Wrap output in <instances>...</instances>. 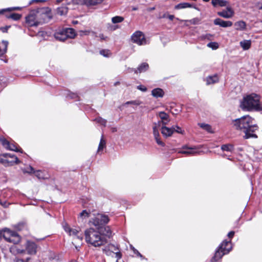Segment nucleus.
<instances>
[{
  "label": "nucleus",
  "instance_id": "6",
  "mask_svg": "<svg viewBox=\"0 0 262 262\" xmlns=\"http://www.w3.org/2000/svg\"><path fill=\"white\" fill-rule=\"evenodd\" d=\"M3 236L6 241L14 244H18L20 241V237L17 233L8 229H6L4 231Z\"/></svg>",
  "mask_w": 262,
  "mask_h": 262
},
{
  "label": "nucleus",
  "instance_id": "63",
  "mask_svg": "<svg viewBox=\"0 0 262 262\" xmlns=\"http://www.w3.org/2000/svg\"><path fill=\"white\" fill-rule=\"evenodd\" d=\"M168 17L170 20H172L174 18V16L173 15H169Z\"/></svg>",
  "mask_w": 262,
  "mask_h": 262
},
{
  "label": "nucleus",
  "instance_id": "11",
  "mask_svg": "<svg viewBox=\"0 0 262 262\" xmlns=\"http://www.w3.org/2000/svg\"><path fill=\"white\" fill-rule=\"evenodd\" d=\"M158 115L160 119L157 124L158 126L166 125L170 121L169 116L164 112H159Z\"/></svg>",
  "mask_w": 262,
  "mask_h": 262
},
{
  "label": "nucleus",
  "instance_id": "52",
  "mask_svg": "<svg viewBox=\"0 0 262 262\" xmlns=\"http://www.w3.org/2000/svg\"><path fill=\"white\" fill-rule=\"evenodd\" d=\"M8 12L12 11L21 10V8L19 7H10V8H8Z\"/></svg>",
  "mask_w": 262,
  "mask_h": 262
},
{
  "label": "nucleus",
  "instance_id": "4",
  "mask_svg": "<svg viewBox=\"0 0 262 262\" xmlns=\"http://www.w3.org/2000/svg\"><path fill=\"white\" fill-rule=\"evenodd\" d=\"M54 36L57 40L63 41L68 38H74L75 36V32L72 28L61 29L55 33Z\"/></svg>",
  "mask_w": 262,
  "mask_h": 262
},
{
  "label": "nucleus",
  "instance_id": "40",
  "mask_svg": "<svg viewBox=\"0 0 262 262\" xmlns=\"http://www.w3.org/2000/svg\"><path fill=\"white\" fill-rule=\"evenodd\" d=\"M0 163L6 165L10 166L9 160L6 157H4V154L0 156Z\"/></svg>",
  "mask_w": 262,
  "mask_h": 262
},
{
  "label": "nucleus",
  "instance_id": "37",
  "mask_svg": "<svg viewBox=\"0 0 262 262\" xmlns=\"http://www.w3.org/2000/svg\"><path fill=\"white\" fill-rule=\"evenodd\" d=\"M221 149L223 151L231 152L233 150V146L231 144H224L222 146Z\"/></svg>",
  "mask_w": 262,
  "mask_h": 262
},
{
  "label": "nucleus",
  "instance_id": "25",
  "mask_svg": "<svg viewBox=\"0 0 262 262\" xmlns=\"http://www.w3.org/2000/svg\"><path fill=\"white\" fill-rule=\"evenodd\" d=\"M206 84L207 85L214 84L219 81V78L216 75L209 76L206 78Z\"/></svg>",
  "mask_w": 262,
  "mask_h": 262
},
{
  "label": "nucleus",
  "instance_id": "18",
  "mask_svg": "<svg viewBox=\"0 0 262 262\" xmlns=\"http://www.w3.org/2000/svg\"><path fill=\"white\" fill-rule=\"evenodd\" d=\"M158 126V125L156 123L155 124V125L153 126V134L157 144L162 146H164V143L161 141L159 138L160 135L157 129Z\"/></svg>",
  "mask_w": 262,
  "mask_h": 262
},
{
  "label": "nucleus",
  "instance_id": "48",
  "mask_svg": "<svg viewBox=\"0 0 262 262\" xmlns=\"http://www.w3.org/2000/svg\"><path fill=\"white\" fill-rule=\"evenodd\" d=\"M175 127V129L174 130V132L178 133L179 134L184 135L185 132L183 130L180 126L178 125L173 126Z\"/></svg>",
  "mask_w": 262,
  "mask_h": 262
},
{
  "label": "nucleus",
  "instance_id": "26",
  "mask_svg": "<svg viewBox=\"0 0 262 262\" xmlns=\"http://www.w3.org/2000/svg\"><path fill=\"white\" fill-rule=\"evenodd\" d=\"M8 42L3 40L0 43V56L4 55L7 51Z\"/></svg>",
  "mask_w": 262,
  "mask_h": 262
},
{
  "label": "nucleus",
  "instance_id": "28",
  "mask_svg": "<svg viewBox=\"0 0 262 262\" xmlns=\"http://www.w3.org/2000/svg\"><path fill=\"white\" fill-rule=\"evenodd\" d=\"M234 26L237 30H244L246 28V24L243 20H240L235 23Z\"/></svg>",
  "mask_w": 262,
  "mask_h": 262
},
{
  "label": "nucleus",
  "instance_id": "42",
  "mask_svg": "<svg viewBox=\"0 0 262 262\" xmlns=\"http://www.w3.org/2000/svg\"><path fill=\"white\" fill-rule=\"evenodd\" d=\"M142 104V102L139 100L127 101L124 105L133 104L135 105H139Z\"/></svg>",
  "mask_w": 262,
  "mask_h": 262
},
{
  "label": "nucleus",
  "instance_id": "31",
  "mask_svg": "<svg viewBox=\"0 0 262 262\" xmlns=\"http://www.w3.org/2000/svg\"><path fill=\"white\" fill-rule=\"evenodd\" d=\"M10 251L11 253L14 255L22 254L24 253L25 251L24 249H19L15 246H13L10 247Z\"/></svg>",
  "mask_w": 262,
  "mask_h": 262
},
{
  "label": "nucleus",
  "instance_id": "1",
  "mask_svg": "<svg viewBox=\"0 0 262 262\" xmlns=\"http://www.w3.org/2000/svg\"><path fill=\"white\" fill-rule=\"evenodd\" d=\"M232 124L235 129L243 130L246 139L257 137L255 132L258 129V126L255 120L249 115L244 116L233 120Z\"/></svg>",
  "mask_w": 262,
  "mask_h": 262
},
{
  "label": "nucleus",
  "instance_id": "39",
  "mask_svg": "<svg viewBox=\"0 0 262 262\" xmlns=\"http://www.w3.org/2000/svg\"><path fill=\"white\" fill-rule=\"evenodd\" d=\"M95 121H96L97 123L103 126L104 127H105L106 125L107 120L101 117H99L96 118Z\"/></svg>",
  "mask_w": 262,
  "mask_h": 262
},
{
  "label": "nucleus",
  "instance_id": "29",
  "mask_svg": "<svg viewBox=\"0 0 262 262\" xmlns=\"http://www.w3.org/2000/svg\"><path fill=\"white\" fill-rule=\"evenodd\" d=\"M68 11V7L62 6L60 7H58L56 10V12L58 15L60 16L66 15Z\"/></svg>",
  "mask_w": 262,
  "mask_h": 262
},
{
  "label": "nucleus",
  "instance_id": "44",
  "mask_svg": "<svg viewBox=\"0 0 262 262\" xmlns=\"http://www.w3.org/2000/svg\"><path fill=\"white\" fill-rule=\"evenodd\" d=\"M192 25H198L200 23L201 19L198 17L193 18L190 20H186Z\"/></svg>",
  "mask_w": 262,
  "mask_h": 262
},
{
  "label": "nucleus",
  "instance_id": "62",
  "mask_svg": "<svg viewBox=\"0 0 262 262\" xmlns=\"http://www.w3.org/2000/svg\"><path fill=\"white\" fill-rule=\"evenodd\" d=\"M155 9V7H150V8H148L147 9V10L149 12L150 11H152L153 10H154Z\"/></svg>",
  "mask_w": 262,
  "mask_h": 262
},
{
  "label": "nucleus",
  "instance_id": "54",
  "mask_svg": "<svg viewBox=\"0 0 262 262\" xmlns=\"http://www.w3.org/2000/svg\"><path fill=\"white\" fill-rule=\"evenodd\" d=\"M213 37V35L211 34H207L203 36V37L204 39H207L208 40H211Z\"/></svg>",
  "mask_w": 262,
  "mask_h": 262
},
{
  "label": "nucleus",
  "instance_id": "9",
  "mask_svg": "<svg viewBox=\"0 0 262 262\" xmlns=\"http://www.w3.org/2000/svg\"><path fill=\"white\" fill-rule=\"evenodd\" d=\"M132 41L139 46L145 45L147 43L144 34L140 31H136L131 37Z\"/></svg>",
  "mask_w": 262,
  "mask_h": 262
},
{
  "label": "nucleus",
  "instance_id": "5",
  "mask_svg": "<svg viewBox=\"0 0 262 262\" xmlns=\"http://www.w3.org/2000/svg\"><path fill=\"white\" fill-rule=\"evenodd\" d=\"M109 221V217L107 215L98 213L91 219L90 223L98 228H100L101 226L107 224Z\"/></svg>",
  "mask_w": 262,
  "mask_h": 262
},
{
  "label": "nucleus",
  "instance_id": "7",
  "mask_svg": "<svg viewBox=\"0 0 262 262\" xmlns=\"http://www.w3.org/2000/svg\"><path fill=\"white\" fill-rule=\"evenodd\" d=\"M26 22L29 26H37L40 24V20L38 16L36 10L31 11L26 17Z\"/></svg>",
  "mask_w": 262,
  "mask_h": 262
},
{
  "label": "nucleus",
  "instance_id": "35",
  "mask_svg": "<svg viewBox=\"0 0 262 262\" xmlns=\"http://www.w3.org/2000/svg\"><path fill=\"white\" fill-rule=\"evenodd\" d=\"M6 148L8 150H12V151H16V152L19 151L20 152H23V151L21 149H18L17 148L16 145H15L14 144H11L10 143L8 144V146H7V147Z\"/></svg>",
  "mask_w": 262,
  "mask_h": 262
},
{
  "label": "nucleus",
  "instance_id": "14",
  "mask_svg": "<svg viewBox=\"0 0 262 262\" xmlns=\"http://www.w3.org/2000/svg\"><path fill=\"white\" fill-rule=\"evenodd\" d=\"M213 23L216 26H219L223 28H227L231 27L233 25L232 21L229 20H224L220 18H215L213 20Z\"/></svg>",
  "mask_w": 262,
  "mask_h": 262
},
{
  "label": "nucleus",
  "instance_id": "30",
  "mask_svg": "<svg viewBox=\"0 0 262 262\" xmlns=\"http://www.w3.org/2000/svg\"><path fill=\"white\" fill-rule=\"evenodd\" d=\"M103 0H83L85 5L88 6H95L102 2Z\"/></svg>",
  "mask_w": 262,
  "mask_h": 262
},
{
  "label": "nucleus",
  "instance_id": "56",
  "mask_svg": "<svg viewBox=\"0 0 262 262\" xmlns=\"http://www.w3.org/2000/svg\"><path fill=\"white\" fill-rule=\"evenodd\" d=\"M133 250L134 251V253L135 254H136L137 256H140L141 257H142V255L140 253V252L137 250H136L134 248H133Z\"/></svg>",
  "mask_w": 262,
  "mask_h": 262
},
{
  "label": "nucleus",
  "instance_id": "23",
  "mask_svg": "<svg viewBox=\"0 0 262 262\" xmlns=\"http://www.w3.org/2000/svg\"><path fill=\"white\" fill-rule=\"evenodd\" d=\"M227 2L225 0H212L211 4L214 7H224L227 4Z\"/></svg>",
  "mask_w": 262,
  "mask_h": 262
},
{
  "label": "nucleus",
  "instance_id": "64",
  "mask_svg": "<svg viewBox=\"0 0 262 262\" xmlns=\"http://www.w3.org/2000/svg\"><path fill=\"white\" fill-rule=\"evenodd\" d=\"M63 0H56V4H58L60 3H61Z\"/></svg>",
  "mask_w": 262,
  "mask_h": 262
},
{
  "label": "nucleus",
  "instance_id": "43",
  "mask_svg": "<svg viewBox=\"0 0 262 262\" xmlns=\"http://www.w3.org/2000/svg\"><path fill=\"white\" fill-rule=\"evenodd\" d=\"M90 212H88L86 210H83L80 214V217L83 220L89 217L90 216Z\"/></svg>",
  "mask_w": 262,
  "mask_h": 262
},
{
  "label": "nucleus",
  "instance_id": "19",
  "mask_svg": "<svg viewBox=\"0 0 262 262\" xmlns=\"http://www.w3.org/2000/svg\"><path fill=\"white\" fill-rule=\"evenodd\" d=\"M4 157H6L7 159L9 158L12 159V160L9 161V164L10 165H12L14 164H17L20 162L17 157H16L14 155H12L10 154H4Z\"/></svg>",
  "mask_w": 262,
  "mask_h": 262
},
{
  "label": "nucleus",
  "instance_id": "38",
  "mask_svg": "<svg viewBox=\"0 0 262 262\" xmlns=\"http://www.w3.org/2000/svg\"><path fill=\"white\" fill-rule=\"evenodd\" d=\"M124 20V18L120 16H116L112 18V21L113 24L121 23Z\"/></svg>",
  "mask_w": 262,
  "mask_h": 262
},
{
  "label": "nucleus",
  "instance_id": "57",
  "mask_svg": "<svg viewBox=\"0 0 262 262\" xmlns=\"http://www.w3.org/2000/svg\"><path fill=\"white\" fill-rule=\"evenodd\" d=\"M46 1V0H31V1L30 2V4H31L34 2H36V3L45 2Z\"/></svg>",
  "mask_w": 262,
  "mask_h": 262
},
{
  "label": "nucleus",
  "instance_id": "33",
  "mask_svg": "<svg viewBox=\"0 0 262 262\" xmlns=\"http://www.w3.org/2000/svg\"><path fill=\"white\" fill-rule=\"evenodd\" d=\"M229 246L232 247L231 241L225 240L221 244L219 248H220V250H221L222 252H223L224 249H227Z\"/></svg>",
  "mask_w": 262,
  "mask_h": 262
},
{
  "label": "nucleus",
  "instance_id": "24",
  "mask_svg": "<svg viewBox=\"0 0 262 262\" xmlns=\"http://www.w3.org/2000/svg\"><path fill=\"white\" fill-rule=\"evenodd\" d=\"M239 44L244 50H247L251 47V40H244L241 41Z\"/></svg>",
  "mask_w": 262,
  "mask_h": 262
},
{
  "label": "nucleus",
  "instance_id": "55",
  "mask_svg": "<svg viewBox=\"0 0 262 262\" xmlns=\"http://www.w3.org/2000/svg\"><path fill=\"white\" fill-rule=\"evenodd\" d=\"M10 28V26H6V27H2L0 29L1 30L4 32V33H5V32H7L8 30Z\"/></svg>",
  "mask_w": 262,
  "mask_h": 262
},
{
  "label": "nucleus",
  "instance_id": "34",
  "mask_svg": "<svg viewBox=\"0 0 262 262\" xmlns=\"http://www.w3.org/2000/svg\"><path fill=\"white\" fill-rule=\"evenodd\" d=\"M105 146H106V141L103 138V136L102 135L101 138L100 139V142L99 144L97 152L99 153V152L102 151L103 149V148L105 147Z\"/></svg>",
  "mask_w": 262,
  "mask_h": 262
},
{
  "label": "nucleus",
  "instance_id": "13",
  "mask_svg": "<svg viewBox=\"0 0 262 262\" xmlns=\"http://www.w3.org/2000/svg\"><path fill=\"white\" fill-rule=\"evenodd\" d=\"M234 11L230 7H227L226 9L218 12L217 15L225 18H230L234 15Z\"/></svg>",
  "mask_w": 262,
  "mask_h": 262
},
{
  "label": "nucleus",
  "instance_id": "61",
  "mask_svg": "<svg viewBox=\"0 0 262 262\" xmlns=\"http://www.w3.org/2000/svg\"><path fill=\"white\" fill-rule=\"evenodd\" d=\"M256 6L258 7V9H262V4H261L260 3H257L256 4Z\"/></svg>",
  "mask_w": 262,
  "mask_h": 262
},
{
  "label": "nucleus",
  "instance_id": "60",
  "mask_svg": "<svg viewBox=\"0 0 262 262\" xmlns=\"http://www.w3.org/2000/svg\"><path fill=\"white\" fill-rule=\"evenodd\" d=\"M98 37L100 38L101 40H105L106 38L103 34H100L99 35Z\"/></svg>",
  "mask_w": 262,
  "mask_h": 262
},
{
  "label": "nucleus",
  "instance_id": "20",
  "mask_svg": "<svg viewBox=\"0 0 262 262\" xmlns=\"http://www.w3.org/2000/svg\"><path fill=\"white\" fill-rule=\"evenodd\" d=\"M164 94V91L160 88L154 89L151 91V95L156 98L163 97Z\"/></svg>",
  "mask_w": 262,
  "mask_h": 262
},
{
  "label": "nucleus",
  "instance_id": "58",
  "mask_svg": "<svg viewBox=\"0 0 262 262\" xmlns=\"http://www.w3.org/2000/svg\"><path fill=\"white\" fill-rule=\"evenodd\" d=\"M6 12H8V8L0 9V15L4 14Z\"/></svg>",
  "mask_w": 262,
  "mask_h": 262
},
{
  "label": "nucleus",
  "instance_id": "45",
  "mask_svg": "<svg viewBox=\"0 0 262 262\" xmlns=\"http://www.w3.org/2000/svg\"><path fill=\"white\" fill-rule=\"evenodd\" d=\"M100 54L104 57H109L111 54L110 51L108 50H102L100 51Z\"/></svg>",
  "mask_w": 262,
  "mask_h": 262
},
{
  "label": "nucleus",
  "instance_id": "2",
  "mask_svg": "<svg viewBox=\"0 0 262 262\" xmlns=\"http://www.w3.org/2000/svg\"><path fill=\"white\" fill-rule=\"evenodd\" d=\"M260 96L255 93H252L244 96L240 102V107L244 111H259Z\"/></svg>",
  "mask_w": 262,
  "mask_h": 262
},
{
  "label": "nucleus",
  "instance_id": "51",
  "mask_svg": "<svg viewBox=\"0 0 262 262\" xmlns=\"http://www.w3.org/2000/svg\"><path fill=\"white\" fill-rule=\"evenodd\" d=\"M25 172H28V173H34L35 171H34V168L32 167L29 166L28 168H27L25 170Z\"/></svg>",
  "mask_w": 262,
  "mask_h": 262
},
{
  "label": "nucleus",
  "instance_id": "15",
  "mask_svg": "<svg viewBox=\"0 0 262 262\" xmlns=\"http://www.w3.org/2000/svg\"><path fill=\"white\" fill-rule=\"evenodd\" d=\"M37 245L33 242L27 241L26 243V250L29 254H35L36 253Z\"/></svg>",
  "mask_w": 262,
  "mask_h": 262
},
{
  "label": "nucleus",
  "instance_id": "46",
  "mask_svg": "<svg viewBox=\"0 0 262 262\" xmlns=\"http://www.w3.org/2000/svg\"><path fill=\"white\" fill-rule=\"evenodd\" d=\"M207 47L209 48H211L212 49H216L218 48V44L216 42H211L207 44Z\"/></svg>",
  "mask_w": 262,
  "mask_h": 262
},
{
  "label": "nucleus",
  "instance_id": "27",
  "mask_svg": "<svg viewBox=\"0 0 262 262\" xmlns=\"http://www.w3.org/2000/svg\"><path fill=\"white\" fill-rule=\"evenodd\" d=\"M187 8H194L195 7L193 6L192 5L188 3H180L177 5L175 6L174 9H185Z\"/></svg>",
  "mask_w": 262,
  "mask_h": 262
},
{
  "label": "nucleus",
  "instance_id": "41",
  "mask_svg": "<svg viewBox=\"0 0 262 262\" xmlns=\"http://www.w3.org/2000/svg\"><path fill=\"white\" fill-rule=\"evenodd\" d=\"M34 173L38 179H43L47 178L44 172L41 170H37L36 171H35Z\"/></svg>",
  "mask_w": 262,
  "mask_h": 262
},
{
  "label": "nucleus",
  "instance_id": "10",
  "mask_svg": "<svg viewBox=\"0 0 262 262\" xmlns=\"http://www.w3.org/2000/svg\"><path fill=\"white\" fill-rule=\"evenodd\" d=\"M64 231L68 233L70 236H72L74 237L77 238L80 240H82V236L79 234L80 229L79 228H71L68 225L63 226Z\"/></svg>",
  "mask_w": 262,
  "mask_h": 262
},
{
  "label": "nucleus",
  "instance_id": "16",
  "mask_svg": "<svg viewBox=\"0 0 262 262\" xmlns=\"http://www.w3.org/2000/svg\"><path fill=\"white\" fill-rule=\"evenodd\" d=\"M179 153L188 155H194L199 152L196 147H183V149L179 151Z\"/></svg>",
  "mask_w": 262,
  "mask_h": 262
},
{
  "label": "nucleus",
  "instance_id": "36",
  "mask_svg": "<svg viewBox=\"0 0 262 262\" xmlns=\"http://www.w3.org/2000/svg\"><path fill=\"white\" fill-rule=\"evenodd\" d=\"M199 125L204 130L207 131L208 133H211L213 132L211 126L208 124L199 123Z\"/></svg>",
  "mask_w": 262,
  "mask_h": 262
},
{
  "label": "nucleus",
  "instance_id": "50",
  "mask_svg": "<svg viewBox=\"0 0 262 262\" xmlns=\"http://www.w3.org/2000/svg\"><path fill=\"white\" fill-rule=\"evenodd\" d=\"M30 260V258H27L25 260L23 259H21V258H19L18 257H15L14 260H13V261L14 262H28V261Z\"/></svg>",
  "mask_w": 262,
  "mask_h": 262
},
{
  "label": "nucleus",
  "instance_id": "59",
  "mask_svg": "<svg viewBox=\"0 0 262 262\" xmlns=\"http://www.w3.org/2000/svg\"><path fill=\"white\" fill-rule=\"evenodd\" d=\"M234 231H230L228 233V236L229 237V238H232L233 236H234Z\"/></svg>",
  "mask_w": 262,
  "mask_h": 262
},
{
  "label": "nucleus",
  "instance_id": "47",
  "mask_svg": "<svg viewBox=\"0 0 262 262\" xmlns=\"http://www.w3.org/2000/svg\"><path fill=\"white\" fill-rule=\"evenodd\" d=\"M0 142L5 148H6L9 143V142L3 137H0Z\"/></svg>",
  "mask_w": 262,
  "mask_h": 262
},
{
  "label": "nucleus",
  "instance_id": "8",
  "mask_svg": "<svg viewBox=\"0 0 262 262\" xmlns=\"http://www.w3.org/2000/svg\"><path fill=\"white\" fill-rule=\"evenodd\" d=\"M40 24L48 21L51 18V10L48 7L41 8L36 10Z\"/></svg>",
  "mask_w": 262,
  "mask_h": 262
},
{
  "label": "nucleus",
  "instance_id": "22",
  "mask_svg": "<svg viewBox=\"0 0 262 262\" xmlns=\"http://www.w3.org/2000/svg\"><path fill=\"white\" fill-rule=\"evenodd\" d=\"M22 15L18 13H12L10 14H6L5 17L7 19H11L13 20L17 21L19 20Z\"/></svg>",
  "mask_w": 262,
  "mask_h": 262
},
{
  "label": "nucleus",
  "instance_id": "17",
  "mask_svg": "<svg viewBox=\"0 0 262 262\" xmlns=\"http://www.w3.org/2000/svg\"><path fill=\"white\" fill-rule=\"evenodd\" d=\"M174 129L175 127L174 126L168 127L166 125L161 126V133L165 137L171 136L174 133Z\"/></svg>",
  "mask_w": 262,
  "mask_h": 262
},
{
  "label": "nucleus",
  "instance_id": "32",
  "mask_svg": "<svg viewBox=\"0 0 262 262\" xmlns=\"http://www.w3.org/2000/svg\"><path fill=\"white\" fill-rule=\"evenodd\" d=\"M148 69V64L146 63H142L141 64L138 68L137 70H136L135 71V73H138L139 72V73L144 72L147 70Z\"/></svg>",
  "mask_w": 262,
  "mask_h": 262
},
{
  "label": "nucleus",
  "instance_id": "3",
  "mask_svg": "<svg viewBox=\"0 0 262 262\" xmlns=\"http://www.w3.org/2000/svg\"><path fill=\"white\" fill-rule=\"evenodd\" d=\"M85 237L86 243L94 247H100L107 243V238L103 236L100 232L93 228L85 230Z\"/></svg>",
  "mask_w": 262,
  "mask_h": 262
},
{
  "label": "nucleus",
  "instance_id": "53",
  "mask_svg": "<svg viewBox=\"0 0 262 262\" xmlns=\"http://www.w3.org/2000/svg\"><path fill=\"white\" fill-rule=\"evenodd\" d=\"M137 89L142 92H146L147 91V88L142 85L137 86Z\"/></svg>",
  "mask_w": 262,
  "mask_h": 262
},
{
  "label": "nucleus",
  "instance_id": "21",
  "mask_svg": "<svg viewBox=\"0 0 262 262\" xmlns=\"http://www.w3.org/2000/svg\"><path fill=\"white\" fill-rule=\"evenodd\" d=\"M101 234L104 236L106 238L110 237L112 235V231L109 226H105L101 229Z\"/></svg>",
  "mask_w": 262,
  "mask_h": 262
},
{
  "label": "nucleus",
  "instance_id": "12",
  "mask_svg": "<svg viewBox=\"0 0 262 262\" xmlns=\"http://www.w3.org/2000/svg\"><path fill=\"white\" fill-rule=\"evenodd\" d=\"M232 249L231 246H229L227 249H224L223 252H222L220 248L215 251L214 256L211 259V262H217L224 255L228 254Z\"/></svg>",
  "mask_w": 262,
  "mask_h": 262
},
{
  "label": "nucleus",
  "instance_id": "49",
  "mask_svg": "<svg viewBox=\"0 0 262 262\" xmlns=\"http://www.w3.org/2000/svg\"><path fill=\"white\" fill-rule=\"evenodd\" d=\"M25 228L26 225L23 223L18 224L17 225L15 226V228L19 231H20Z\"/></svg>",
  "mask_w": 262,
  "mask_h": 262
}]
</instances>
